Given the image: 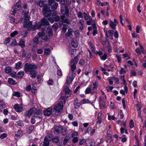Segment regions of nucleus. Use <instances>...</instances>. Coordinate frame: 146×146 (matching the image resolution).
<instances>
[{
	"instance_id": "f257e3e1",
	"label": "nucleus",
	"mask_w": 146,
	"mask_h": 146,
	"mask_svg": "<svg viewBox=\"0 0 146 146\" xmlns=\"http://www.w3.org/2000/svg\"><path fill=\"white\" fill-rule=\"evenodd\" d=\"M60 11L61 13L63 15L60 16L61 20L59 22V25L61 26L63 23H66L69 25L70 24V19L68 18L69 16V10L68 7L65 4L61 7Z\"/></svg>"
},
{
	"instance_id": "f03ea898",
	"label": "nucleus",
	"mask_w": 146,
	"mask_h": 146,
	"mask_svg": "<svg viewBox=\"0 0 146 146\" xmlns=\"http://www.w3.org/2000/svg\"><path fill=\"white\" fill-rule=\"evenodd\" d=\"M38 68L37 66L33 63H27L24 66V70L26 72H29L30 76L33 79L35 78L37 73L36 70Z\"/></svg>"
},
{
	"instance_id": "7ed1b4c3",
	"label": "nucleus",
	"mask_w": 146,
	"mask_h": 146,
	"mask_svg": "<svg viewBox=\"0 0 146 146\" xmlns=\"http://www.w3.org/2000/svg\"><path fill=\"white\" fill-rule=\"evenodd\" d=\"M42 13L43 15H44V17L47 18L48 17H50L51 15V11L48 6L46 5L44 6Z\"/></svg>"
},
{
	"instance_id": "20e7f679",
	"label": "nucleus",
	"mask_w": 146,
	"mask_h": 146,
	"mask_svg": "<svg viewBox=\"0 0 146 146\" xmlns=\"http://www.w3.org/2000/svg\"><path fill=\"white\" fill-rule=\"evenodd\" d=\"M44 17L42 19L40 22L37 23L38 29H40L42 26H45L48 25L49 23L46 19Z\"/></svg>"
},
{
	"instance_id": "39448f33",
	"label": "nucleus",
	"mask_w": 146,
	"mask_h": 146,
	"mask_svg": "<svg viewBox=\"0 0 146 146\" xmlns=\"http://www.w3.org/2000/svg\"><path fill=\"white\" fill-rule=\"evenodd\" d=\"M42 111L40 110H36L34 112L33 114L36 116V117L37 118H39L40 120L41 121L43 119L42 116Z\"/></svg>"
},
{
	"instance_id": "423d86ee",
	"label": "nucleus",
	"mask_w": 146,
	"mask_h": 146,
	"mask_svg": "<svg viewBox=\"0 0 146 146\" xmlns=\"http://www.w3.org/2000/svg\"><path fill=\"white\" fill-rule=\"evenodd\" d=\"M34 109H36V108L33 107L30 108L28 110L25 111L24 112L25 115L26 117L30 118L32 114H33Z\"/></svg>"
},
{
	"instance_id": "0eeeda50",
	"label": "nucleus",
	"mask_w": 146,
	"mask_h": 146,
	"mask_svg": "<svg viewBox=\"0 0 146 146\" xmlns=\"http://www.w3.org/2000/svg\"><path fill=\"white\" fill-rule=\"evenodd\" d=\"M52 110L53 113H54L55 114L57 115H59L61 113V111H62V109L55 105L54 106Z\"/></svg>"
},
{
	"instance_id": "6e6552de",
	"label": "nucleus",
	"mask_w": 146,
	"mask_h": 146,
	"mask_svg": "<svg viewBox=\"0 0 146 146\" xmlns=\"http://www.w3.org/2000/svg\"><path fill=\"white\" fill-rule=\"evenodd\" d=\"M53 110L52 108L49 107L43 111V113L45 116H49L51 114Z\"/></svg>"
},
{
	"instance_id": "1a4fd4ad",
	"label": "nucleus",
	"mask_w": 146,
	"mask_h": 146,
	"mask_svg": "<svg viewBox=\"0 0 146 146\" xmlns=\"http://www.w3.org/2000/svg\"><path fill=\"white\" fill-rule=\"evenodd\" d=\"M32 21H30L27 22H24L23 23V27L24 28H27V31H31L30 27L32 25Z\"/></svg>"
},
{
	"instance_id": "9d476101",
	"label": "nucleus",
	"mask_w": 146,
	"mask_h": 146,
	"mask_svg": "<svg viewBox=\"0 0 146 146\" xmlns=\"http://www.w3.org/2000/svg\"><path fill=\"white\" fill-rule=\"evenodd\" d=\"M64 91V92L65 96L66 98H68L70 96L71 92L68 86H66Z\"/></svg>"
},
{
	"instance_id": "9b49d317",
	"label": "nucleus",
	"mask_w": 146,
	"mask_h": 146,
	"mask_svg": "<svg viewBox=\"0 0 146 146\" xmlns=\"http://www.w3.org/2000/svg\"><path fill=\"white\" fill-rule=\"evenodd\" d=\"M95 144V142L93 139H87L86 145V146H94Z\"/></svg>"
},
{
	"instance_id": "f8f14e48",
	"label": "nucleus",
	"mask_w": 146,
	"mask_h": 146,
	"mask_svg": "<svg viewBox=\"0 0 146 146\" xmlns=\"http://www.w3.org/2000/svg\"><path fill=\"white\" fill-rule=\"evenodd\" d=\"M54 132L55 133L56 132L57 133H59L63 129L62 126H58L56 125H55L54 126Z\"/></svg>"
},
{
	"instance_id": "ddd939ff",
	"label": "nucleus",
	"mask_w": 146,
	"mask_h": 146,
	"mask_svg": "<svg viewBox=\"0 0 146 146\" xmlns=\"http://www.w3.org/2000/svg\"><path fill=\"white\" fill-rule=\"evenodd\" d=\"M46 32L48 34L49 37H52L53 36V32L52 29L50 27H48L47 28Z\"/></svg>"
},
{
	"instance_id": "4468645a",
	"label": "nucleus",
	"mask_w": 146,
	"mask_h": 146,
	"mask_svg": "<svg viewBox=\"0 0 146 146\" xmlns=\"http://www.w3.org/2000/svg\"><path fill=\"white\" fill-rule=\"evenodd\" d=\"M14 108L15 110L18 112H21L23 110V108L20 107L19 104H17L14 105Z\"/></svg>"
},
{
	"instance_id": "2eb2a0df",
	"label": "nucleus",
	"mask_w": 146,
	"mask_h": 146,
	"mask_svg": "<svg viewBox=\"0 0 146 146\" xmlns=\"http://www.w3.org/2000/svg\"><path fill=\"white\" fill-rule=\"evenodd\" d=\"M50 144V141L48 137L46 136L44 139L42 146H48Z\"/></svg>"
},
{
	"instance_id": "dca6fc26",
	"label": "nucleus",
	"mask_w": 146,
	"mask_h": 146,
	"mask_svg": "<svg viewBox=\"0 0 146 146\" xmlns=\"http://www.w3.org/2000/svg\"><path fill=\"white\" fill-rule=\"evenodd\" d=\"M21 0H19L18 1L15 3V9H16L17 11L19 10L21 6Z\"/></svg>"
},
{
	"instance_id": "f3484780",
	"label": "nucleus",
	"mask_w": 146,
	"mask_h": 146,
	"mask_svg": "<svg viewBox=\"0 0 146 146\" xmlns=\"http://www.w3.org/2000/svg\"><path fill=\"white\" fill-rule=\"evenodd\" d=\"M78 61V56H76L74 58V59L71 60L70 61V63L71 64H77Z\"/></svg>"
},
{
	"instance_id": "a211bd4d",
	"label": "nucleus",
	"mask_w": 146,
	"mask_h": 146,
	"mask_svg": "<svg viewBox=\"0 0 146 146\" xmlns=\"http://www.w3.org/2000/svg\"><path fill=\"white\" fill-rule=\"evenodd\" d=\"M22 65L21 62L19 61L17 63H15V68L17 69H20L21 68Z\"/></svg>"
},
{
	"instance_id": "6ab92c4d",
	"label": "nucleus",
	"mask_w": 146,
	"mask_h": 146,
	"mask_svg": "<svg viewBox=\"0 0 146 146\" xmlns=\"http://www.w3.org/2000/svg\"><path fill=\"white\" fill-rule=\"evenodd\" d=\"M18 44L22 48H23L25 46V42L23 39H21Z\"/></svg>"
},
{
	"instance_id": "aec40b11",
	"label": "nucleus",
	"mask_w": 146,
	"mask_h": 146,
	"mask_svg": "<svg viewBox=\"0 0 146 146\" xmlns=\"http://www.w3.org/2000/svg\"><path fill=\"white\" fill-rule=\"evenodd\" d=\"M8 82L9 84L13 85H15L17 84L15 80H14L13 78H8Z\"/></svg>"
},
{
	"instance_id": "412c9836",
	"label": "nucleus",
	"mask_w": 146,
	"mask_h": 146,
	"mask_svg": "<svg viewBox=\"0 0 146 146\" xmlns=\"http://www.w3.org/2000/svg\"><path fill=\"white\" fill-rule=\"evenodd\" d=\"M110 26L111 28L112 29L115 30L116 29V27L117 25L116 24H115L113 23V22L111 21H110Z\"/></svg>"
},
{
	"instance_id": "4be33fe9",
	"label": "nucleus",
	"mask_w": 146,
	"mask_h": 146,
	"mask_svg": "<svg viewBox=\"0 0 146 146\" xmlns=\"http://www.w3.org/2000/svg\"><path fill=\"white\" fill-rule=\"evenodd\" d=\"M53 4H52V5L50 6L51 7V9H52V11H54L56 9L58 6V4L57 3L55 2L53 3Z\"/></svg>"
},
{
	"instance_id": "5701e85b",
	"label": "nucleus",
	"mask_w": 146,
	"mask_h": 146,
	"mask_svg": "<svg viewBox=\"0 0 146 146\" xmlns=\"http://www.w3.org/2000/svg\"><path fill=\"white\" fill-rule=\"evenodd\" d=\"M24 75V72L23 71H21L19 72L17 74V78L20 79Z\"/></svg>"
},
{
	"instance_id": "b1692460",
	"label": "nucleus",
	"mask_w": 146,
	"mask_h": 146,
	"mask_svg": "<svg viewBox=\"0 0 146 146\" xmlns=\"http://www.w3.org/2000/svg\"><path fill=\"white\" fill-rule=\"evenodd\" d=\"M15 125L18 126L23 127L24 126V123L23 121L20 120L16 121Z\"/></svg>"
},
{
	"instance_id": "393cba45",
	"label": "nucleus",
	"mask_w": 146,
	"mask_h": 146,
	"mask_svg": "<svg viewBox=\"0 0 146 146\" xmlns=\"http://www.w3.org/2000/svg\"><path fill=\"white\" fill-rule=\"evenodd\" d=\"M22 133V130L20 129H19L17 131V133L15 134V136L17 137H18L20 136H22L23 135Z\"/></svg>"
},
{
	"instance_id": "a878e982",
	"label": "nucleus",
	"mask_w": 146,
	"mask_h": 146,
	"mask_svg": "<svg viewBox=\"0 0 146 146\" xmlns=\"http://www.w3.org/2000/svg\"><path fill=\"white\" fill-rule=\"evenodd\" d=\"M5 71L7 73H9L12 71V68L10 66H8L5 67Z\"/></svg>"
},
{
	"instance_id": "bb28decb",
	"label": "nucleus",
	"mask_w": 146,
	"mask_h": 146,
	"mask_svg": "<svg viewBox=\"0 0 146 146\" xmlns=\"http://www.w3.org/2000/svg\"><path fill=\"white\" fill-rule=\"evenodd\" d=\"M70 139V137L68 135L66 136L63 141V144L64 145H65L66 143L69 141Z\"/></svg>"
},
{
	"instance_id": "cd10ccee",
	"label": "nucleus",
	"mask_w": 146,
	"mask_h": 146,
	"mask_svg": "<svg viewBox=\"0 0 146 146\" xmlns=\"http://www.w3.org/2000/svg\"><path fill=\"white\" fill-rule=\"evenodd\" d=\"M59 137L58 136H55L52 138V142L57 143L59 141Z\"/></svg>"
},
{
	"instance_id": "c85d7f7f",
	"label": "nucleus",
	"mask_w": 146,
	"mask_h": 146,
	"mask_svg": "<svg viewBox=\"0 0 146 146\" xmlns=\"http://www.w3.org/2000/svg\"><path fill=\"white\" fill-rule=\"evenodd\" d=\"M52 27L54 31L56 32L58 29V23H55L52 25Z\"/></svg>"
},
{
	"instance_id": "c756f323",
	"label": "nucleus",
	"mask_w": 146,
	"mask_h": 146,
	"mask_svg": "<svg viewBox=\"0 0 146 146\" xmlns=\"http://www.w3.org/2000/svg\"><path fill=\"white\" fill-rule=\"evenodd\" d=\"M36 116H35V115H33L31 119V122L32 124H34L36 122V120L35 118L37 119L36 117Z\"/></svg>"
},
{
	"instance_id": "7c9ffc66",
	"label": "nucleus",
	"mask_w": 146,
	"mask_h": 146,
	"mask_svg": "<svg viewBox=\"0 0 146 146\" xmlns=\"http://www.w3.org/2000/svg\"><path fill=\"white\" fill-rule=\"evenodd\" d=\"M80 102L82 104H84L89 103L90 102V101L89 99H86L84 98L80 101Z\"/></svg>"
},
{
	"instance_id": "2f4dec72",
	"label": "nucleus",
	"mask_w": 146,
	"mask_h": 146,
	"mask_svg": "<svg viewBox=\"0 0 146 146\" xmlns=\"http://www.w3.org/2000/svg\"><path fill=\"white\" fill-rule=\"evenodd\" d=\"M18 44L15 39H14L10 44V45L12 46H17Z\"/></svg>"
},
{
	"instance_id": "473e14b6",
	"label": "nucleus",
	"mask_w": 146,
	"mask_h": 146,
	"mask_svg": "<svg viewBox=\"0 0 146 146\" xmlns=\"http://www.w3.org/2000/svg\"><path fill=\"white\" fill-rule=\"evenodd\" d=\"M70 29H68V32L65 34V36L70 37L71 35H72V31Z\"/></svg>"
},
{
	"instance_id": "72a5a7b5",
	"label": "nucleus",
	"mask_w": 146,
	"mask_h": 146,
	"mask_svg": "<svg viewBox=\"0 0 146 146\" xmlns=\"http://www.w3.org/2000/svg\"><path fill=\"white\" fill-rule=\"evenodd\" d=\"M87 139H82L79 142L78 144L79 145H82L84 143H85L86 144V142L87 141Z\"/></svg>"
},
{
	"instance_id": "f704fd0d",
	"label": "nucleus",
	"mask_w": 146,
	"mask_h": 146,
	"mask_svg": "<svg viewBox=\"0 0 146 146\" xmlns=\"http://www.w3.org/2000/svg\"><path fill=\"white\" fill-rule=\"evenodd\" d=\"M53 17L55 22H56L59 21L61 19L60 17L57 15H54V17Z\"/></svg>"
},
{
	"instance_id": "c9c22d12",
	"label": "nucleus",
	"mask_w": 146,
	"mask_h": 146,
	"mask_svg": "<svg viewBox=\"0 0 146 146\" xmlns=\"http://www.w3.org/2000/svg\"><path fill=\"white\" fill-rule=\"evenodd\" d=\"M37 24L36 25H32L30 27L31 28V31H35L36 30V29H38Z\"/></svg>"
},
{
	"instance_id": "e433bc0d",
	"label": "nucleus",
	"mask_w": 146,
	"mask_h": 146,
	"mask_svg": "<svg viewBox=\"0 0 146 146\" xmlns=\"http://www.w3.org/2000/svg\"><path fill=\"white\" fill-rule=\"evenodd\" d=\"M33 41L34 44L37 45L38 43L39 40L38 38L37 37H35L33 40Z\"/></svg>"
},
{
	"instance_id": "4c0bfd02",
	"label": "nucleus",
	"mask_w": 146,
	"mask_h": 146,
	"mask_svg": "<svg viewBox=\"0 0 146 146\" xmlns=\"http://www.w3.org/2000/svg\"><path fill=\"white\" fill-rule=\"evenodd\" d=\"M63 26L62 28V30L64 33H65L66 31L68 26L65 24H63Z\"/></svg>"
},
{
	"instance_id": "58836bf2",
	"label": "nucleus",
	"mask_w": 146,
	"mask_h": 146,
	"mask_svg": "<svg viewBox=\"0 0 146 146\" xmlns=\"http://www.w3.org/2000/svg\"><path fill=\"white\" fill-rule=\"evenodd\" d=\"M50 50L49 48H45L44 50V54L45 55L50 54Z\"/></svg>"
},
{
	"instance_id": "ea45409f",
	"label": "nucleus",
	"mask_w": 146,
	"mask_h": 146,
	"mask_svg": "<svg viewBox=\"0 0 146 146\" xmlns=\"http://www.w3.org/2000/svg\"><path fill=\"white\" fill-rule=\"evenodd\" d=\"M18 34V32L17 31H15L11 33L10 36L11 37H13L15 36Z\"/></svg>"
},
{
	"instance_id": "a19ab883",
	"label": "nucleus",
	"mask_w": 146,
	"mask_h": 146,
	"mask_svg": "<svg viewBox=\"0 0 146 146\" xmlns=\"http://www.w3.org/2000/svg\"><path fill=\"white\" fill-rule=\"evenodd\" d=\"M93 85L94 86L92 88L93 90H94L95 89H97L98 87V84L97 81H95L93 83Z\"/></svg>"
},
{
	"instance_id": "79ce46f5",
	"label": "nucleus",
	"mask_w": 146,
	"mask_h": 146,
	"mask_svg": "<svg viewBox=\"0 0 146 146\" xmlns=\"http://www.w3.org/2000/svg\"><path fill=\"white\" fill-rule=\"evenodd\" d=\"M11 38L10 37H7L4 40V43L5 44H7L9 43L10 41Z\"/></svg>"
},
{
	"instance_id": "37998d69",
	"label": "nucleus",
	"mask_w": 146,
	"mask_h": 146,
	"mask_svg": "<svg viewBox=\"0 0 146 146\" xmlns=\"http://www.w3.org/2000/svg\"><path fill=\"white\" fill-rule=\"evenodd\" d=\"M119 114L120 115L119 118L120 119H122L124 117V115L123 111L122 110H120Z\"/></svg>"
},
{
	"instance_id": "c03bdc74",
	"label": "nucleus",
	"mask_w": 146,
	"mask_h": 146,
	"mask_svg": "<svg viewBox=\"0 0 146 146\" xmlns=\"http://www.w3.org/2000/svg\"><path fill=\"white\" fill-rule=\"evenodd\" d=\"M91 92V88L90 87H88L87 88L85 91V94H88L90 93Z\"/></svg>"
},
{
	"instance_id": "a18cd8bd",
	"label": "nucleus",
	"mask_w": 146,
	"mask_h": 146,
	"mask_svg": "<svg viewBox=\"0 0 146 146\" xmlns=\"http://www.w3.org/2000/svg\"><path fill=\"white\" fill-rule=\"evenodd\" d=\"M73 80V78L71 77H69V78L66 80V82L67 84L68 85L69 84L71 83Z\"/></svg>"
},
{
	"instance_id": "49530a36",
	"label": "nucleus",
	"mask_w": 146,
	"mask_h": 146,
	"mask_svg": "<svg viewBox=\"0 0 146 146\" xmlns=\"http://www.w3.org/2000/svg\"><path fill=\"white\" fill-rule=\"evenodd\" d=\"M103 54V52L101 50H99V51H96L94 54L96 55L97 56V55H99L100 57Z\"/></svg>"
},
{
	"instance_id": "de8ad7c7",
	"label": "nucleus",
	"mask_w": 146,
	"mask_h": 146,
	"mask_svg": "<svg viewBox=\"0 0 146 146\" xmlns=\"http://www.w3.org/2000/svg\"><path fill=\"white\" fill-rule=\"evenodd\" d=\"M63 103L62 102H59L57 105H55L63 109Z\"/></svg>"
},
{
	"instance_id": "09e8293b",
	"label": "nucleus",
	"mask_w": 146,
	"mask_h": 146,
	"mask_svg": "<svg viewBox=\"0 0 146 146\" xmlns=\"http://www.w3.org/2000/svg\"><path fill=\"white\" fill-rule=\"evenodd\" d=\"M9 17L10 20V22L11 23H13L15 22V19L14 17L9 16Z\"/></svg>"
},
{
	"instance_id": "8fccbe9b",
	"label": "nucleus",
	"mask_w": 146,
	"mask_h": 146,
	"mask_svg": "<svg viewBox=\"0 0 146 146\" xmlns=\"http://www.w3.org/2000/svg\"><path fill=\"white\" fill-rule=\"evenodd\" d=\"M100 57L102 60H104L107 58V55L105 53L102 56H100Z\"/></svg>"
},
{
	"instance_id": "3c124183",
	"label": "nucleus",
	"mask_w": 146,
	"mask_h": 146,
	"mask_svg": "<svg viewBox=\"0 0 146 146\" xmlns=\"http://www.w3.org/2000/svg\"><path fill=\"white\" fill-rule=\"evenodd\" d=\"M76 65L73 64L71 66V70L72 72H74V70L76 69Z\"/></svg>"
},
{
	"instance_id": "603ef678",
	"label": "nucleus",
	"mask_w": 146,
	"mask_h": 146,
	"mask_svg": "<svg viewBox=\"0 0 146 146\" xmlns=\"http://www.w3.org/2000/svg\"><path fill=\"white\" fill-rule=\"evenodd\" d=\"M108 51L110 53L111 52V48L110 43L109 41L108 42Z\"/></svg>"
},
{
	"instance_id": "864d4df0",
	"label": "nucleus",
	"mask_w": 146,
	"mask_h": 146,
	"mask_svg": "<svg viewBox=\"0 0 146 146\" xmlns=\"http://www.w3.org/2000/svg\"><path fill=\"white\" fill-rule=\"evenodd\" d=\"M38 35L39 37H41V38H42L44 36L45 33L44 32H39L38 33Z\"/></svg>"
},
{
	"instance_id": "5fc2aeb1",
	"label": "nucleus",
	"mask_w": 146,
	"mask_h": 146,
	"mask_svg": "<svg viewBox=\"0 0 146 146\" xmlns=\"http://www.w3.org/2000/svg\"><path fill=\"white\" fill-rule=\"evenodd\" d=\"M129 125L130 128L132 129L134 127V122L132 119H131L129 122Z\"/></svg>"
},
{
	"instance_id": "6e6d98bb",
	"label": "nucleus",
	"mask_w": 146,
	"mask_h": 146,
	"mask_svg": "<svg viewBox=\"0 0 146 146\" xmlns=\"http://www.w3.org/2000/svg\"><path fill=\"white\" fill-rule=\"evenodd\" d=\"M20 93L19 92H15L14 93L13 96L19 98L20 97Z\"/></svg>"
},
{
	"instance_id": "4d7b16f0",
	"label": "nucleus",
	"mask_w": 146,
	"mask_h": 146,
	"mask_svg": "<svg viewBox=\"0 0 146 146\" xmlns=\"http://www.w3.org/2000/svg\"><path fill=\"white\" fill-rule=\"evenodd\" d=\"M29 11H26L24 10L23 11L22 14L24 15V17L28 16Z\"/></svg>"
},
{
	"instance_id": "13d9d810",
	"label": "nucleus",
	"mask_w": 146,
	"mask_h": 146,
	"mask_svg": "<svg viewBox=\"0 0 146 146\" xmlns=\"http://www.w3.org/2000/svg\"><path fill=\"white\" fill-rule=\"evenodd\" d=\"M35 127L33 125H31L29 127V130L30 132H32L34 129Z\"/></svg>"
},
{
	"instance_id": "bf43d9fd",
	"label": "nucleus",
	"mask_w": 146,
	"mask_h": 146,
	"mask_svg": "<svg viewBox=\"0 0 146 146\" xmlns=\"http://www.w3.org/2000/svg\"><path fill=\"white\" fill-rule=\"evenodd\" d=\"M60 102H62L64 104H65L66 101L65 99L64 96H62L61 97H60Z\"/></svg>"
},
{
	"instance_id": "052dcab7",
	"label": "nucleus",
	"mask_w": 146,
	"mask_h": 146,
	"mask_svg": "<svg viewBox=\"0 0 146 146\" xmlns=\"http://www.w3.org/2000/svg\"><path fill=\"white\" fill-rule=\"evenodd\" d=\"M22 58H25L26 55V51L25 49L23 48L22 49Z\"/></svg>"
},
{
	"instance_id": "680f3d73",
	"label": "nucleus",
	"mask_w": 146,
	"mask_h": 146,
	"mask_svg": "<svg viewBox=\"0 0 146 146\" xmlns=\"http://www.w3.org/2000/svg\"><path fill=\"white\" fill-rule=\"evenodd\" d=\"M97 119L98 120L97 122V123L100 124L101 123L102 119L101 117H99V113L98 114Z\"/></svg>"
},
{
	"instance_id": "e2e57ef3",
	"label": "nucleus",
	"mask_w": 146,
	"mask_h": 146,
	"mask_svg": "<svg viewBox=\"0 0 146 146\" xmlns=\"http://www.w3.org/2000/svg\"><path fill=\"white\" fill-rule=\"evenodd\" d=\"M113 87L112 86L110 87L107 86L106 87V89L108 92L112 91V90L113 89Z\"/></svg>"
},
{
	"instance_id": "0e129e2a",
	"label": "nucleus",
	"mask_w": 146,
	"mask_h": 146,
	"mask_svg": "<svg viewBox=\"0 0 146 146\" xmlns=\"http://www.w3.org/2000/svg\"><path fill=\"white\" fill-rule=\"evenodd\" d=\"M32 56L31 53V52H29L28 54L26 56V59L29 60Z\"/></svg>"
},
{
	"instance_id": "69168bd1",
	"label": "nucleus",
	"mask_w": 146,
	"mask_h": 146,
	"mask_svg": "<svg viewBox=\"0 0 146 146\" xmlns=\"http://www.w3.org/2000/svg\"><path fill=\"white\" fill-rule=\"evenodd\" d=\"M89 20L87 21L86 24L88 25H90L93 22V20L92 18L90 17Z\"/></svg>"
},
{
	"instance_id": "338daca9",
	"label": "nucleus",
	"mask_w": 146,
	"mask_h": 146,
	"mask_svg": "<svg viewBox=\"0 0 146 146\" xmlns=\"http://www.w3.org/2000/svg\"><path fill=\"white\" fill-rule=\"evenodd\" d=\"M92 129V127H89L87 128L86 130H85L84 133L86 134L88 133Z\"/></svg>"
},
{
	"instance_id": "774afa93",
	"label": "nucleus",
	"mask_w": 146,
	"mask_h": 146,
	"mask_svg": "<svg viewBox=\"0 0 146 146\" xmlns=\"http://www.w3.org/2000/svg\"><path fill=\"white\" fill-rule=\"evenodd\" d=\"M7 135L6 133H3L0 135V138L2 139L6 137Z\"/></svg>"
}]
</instances>
